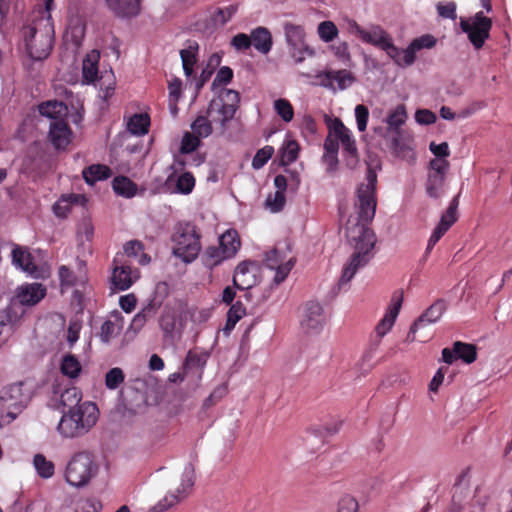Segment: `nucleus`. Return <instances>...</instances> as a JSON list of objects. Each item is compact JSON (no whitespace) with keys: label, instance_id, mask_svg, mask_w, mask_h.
Here are the masks:
<instances>
[{"label":"nucleus","instance_id":"4be33fe9","mask_svg":"<svg viewBox=\"0 0 512 512\" xmlns=\"http://www.w3.org/2000/svg\"><path fill=\"white\" fill-rule=\"evenodd\" d=\"M165 186L170 193L188 195L195 187V178L190 172L173 173L168 176Z\"/></svg>","mask_w":512,"mask_h":512},{"label":"nucleus","instance_id":"7c9ffc66","mask_svg":"<svg viewBox=\"0 0 512 512\" xmlns=\"http://www.w3.org/2000/svg\"><path fill=\"white\" fill-rule=\"evenodd\" d=\"M251 45L262 53L268 54L272 49V36L270 31L265 27H257L251 31Z\"/></svg>","mask_w":512,"mask_h":512},{"label":"nucleus","instance_id":"20e7f679","mask_svg":"<svg viewBox=\"0 0 512 512\" xmlns=\"http://www.w3.org/2000/svg\"><path fill=\"white\" fill-rule=\"evenodd\" d=\"M98 464L92 453L79 451L67 461L64 469V479L74 488H83L98 474Z\"/></svg>","mask_w":512,"mask_h":512},{"label":"nucleus","instance_id":"b1692460","mask_svg":"<svg viewBox=\"0 0 512 512\" xmlns=\"http://www.w3.org/2000/svg\"><path fill=\"white\" fill-rule=\"evenodd\" d=\"M108 10L118 18H132L141 10V0H104Z\"/></svg>","mask_w":512,"mask_h":512},{"label":"nucleus","instance_id":"49530a36","mask_svg":"<svg viewBox=\"0 0 512 512\" xmlns=\"http://www.w3.org/2000/svg\"><path fill=\"white\" fill-rule=\"evenodd\" d=\"M283 31L287 44L306 40V32L304 27L301 25L292 22H285L283 25Z\"/></svg>","mask_w":512,"mask_h":512},{"label":"nucleus","instance_id":"0eeeda50","mask_svg":"<svg viewBox=\"0 0 512 512\" xmlns=\"http://www.w3.org/2000/svg\"><path fill=\"white\" fill-rule=\"evenodd\" d=\"M239 94L235 90L223 89L218 97L212 99L208 106V116L212 121L225 128L227 122L233 119L239 103Z\"/></svg>","mask_w":512,"mask_h":512},{"label":"nucleus","instance_id":"6ab92c4d","mask_svg":"<svg viewBox=\"0 0 512 512\" xmlns=\"http://www.w3.org/2000/svg\"><path fill=\"white\" fill-rule=\"evenodd\" d=\"M85 262L77 260V272L69 267L61 265L58 269V276L62 290L69 288L83 287L87 281Z\"/></svg>","mask_w":512,"mask_h":512},{"label":"nucleus","instance_id":"bf43d9fd","mask_svg":"<svg viewBox=\"0 0 512 512\" xmlns=\"http://www.w3.org/2000/svg\"><path fill=\"white\" fill-rule=\"evenodd\" d=\"M286 198L285 194L281 191H276L273 194H269L265 201V206L273 213L281 211L285 205Z\"/></svg>","mask_w":512,"mask_h":512},{"label":"nucleus","instance_id":"72a5a7b5","mask_svg":"<svg viewBox=\"0 0 512 512\" xmlns=\"http://www.w3.org/2000/svg\"><path fill=\"white\" fill-rule=\"evenodd\" d=\"M407 113L404 105H398L387 115L385 122L387 124L388 132L393 135L402 134L401 126L406 122Z\"/></svg>","mask_w":512,"mask_h":512},{"label":"nucleus","instance_id":"4d7b16f0","mask_svg":"<svg viewBox=\"0 0 512 512\" xmlns=\"http://www.w3.org/2000/svg\"><path fill=\"white\" fill-rule=\"evenodd\" d=\"M18 319L17 313L12 306L7 307L0 312V336L6 329L11 330Z\"/></svg>","mask_w":512,"mask_h":512},{"label":"nucleus","instance_id":"aec40b11","mask_svg":"<svg viewBox=\"0 0 512 512\" xmlns=\"http://www.w3.org/2000/svg\"><path fill=\"white\" fill-rule=\"evenodd\" d=\"M114 268L111 276V283L115 290L124 291L129 289L139 278V271L132 269L129 265H118V260L114 259Z\"/></svg>","mask_w":512,"mask_h":512},{"label":"nucleus","instance_id":"37998d69","mask_svg":"<svg viewBox=\"0 0 512 512\" xmlns=\"http://www.w3.org/2000/svg\"><path fill=\"white\" fill-rule=\"evenodd\" d=\"M33 466L37 474L43 479L51 478L55 473V465L43 454H36L33 458Z\"/></svg>","mask_w":512,"mask_h":512},{"label":"nucleus","instance_id":"de8ad7c7","mask_svg":"<svg viewBox=\"0 0 512 512\" xmlns=\"http://www.w3.org/2000/svg\"><path fill=\"white\" fill-rule=\"evenodd\" d=\"M299 152V145L295 140L286 139L283 142V145L280 149L281 153V163L283 165H289L293 163L297 157Z\"/></svg>","mask_w":512,"mask_h":512},{"label":"nucleus","instance_id":"13d9d810","mask_svg":"<svg viewBox=\"0 0 512 512\" xmlns=\"http://www.w3.org/2000/svg\"><path fill=\"white\" fill-rule=\"evenodd\" d=\"M274 148L272 146H264L259 149L252 159V167L256 170L261 169L273 156Z\"/></svg>","mask_w":512,"mask_h":512},{"label":"nucleus","instance_id":"f704fd0d","mask_svg":"<svg viewBox=\"0 0 512 512\" xmlns=\"http://www.w3.org/2000/svg\"><path fill=\"white\" fill-rule=\"evenodd\" d=\"M68 112L67 106L61 101H47L39 105V113L45 117L55 120H63L62 117Z\"/></svg>","mask_w":512,"mask_h":512},{"label":"nucleus","instance_id":"ea45409f","mask_svg":"<svg viewBox=\"0 0 512 512\" xmlns=\"http://www.w3.org/2000/svg\"><path fill=\"white\" fill-rule=\"evenodd\" d=\"M228 260L226 255L222 254L219 246H208L201 255V261L206 268L213 269L222 262Z\"/></svg>","mask_w":512,"mask_h":512},{"label":"nucleus","instance_id":"c03bdc74","mask_svg":"<svg viewBox=\"0 0 512 512\" xmlns=\"http://www.w3.org/2000/svg\"><path fill=\"white\" fill-rule=\"evenodd\" d=\"M60 370L63 375L74 379L79 376L82 367L76 356L67 354L62 358Z\"/></svg>","mask_w":512,"mask_h":512},{"label":"nucleus","instance_id":"c9c22d12","mask_svg":"<svg viewBox=\"0 0 512 512\" xmlns=\"http://www.w3.org/2000/svg\"><path fill=\"white\" fill-rule=\"evenodd\" d=\"M391 148L396 156L405 159L410 163L414 162L416 159L411 144L403 141L402 134L393 135L391 139Z\"/></svg>","mask_w":512,"mask_h":512},{"label":"nucleus","instance_id":"8fccbe9b","mask_svg":"<svg viewBox=\"0 0 512 512\" xmlns=\"http://www.w3.org/2000/svg\"><path fill=\"white\" fill-rule=\"evenodd\" d=\"M82 394L76 387H71L63 391L60 395V403L69 409L81 406Z\"/></svg>","mask_w":512,"mask_h":512},{"label":"nucleus","instance_id":"412c9836","mask_svg":"<svg viewBox=\"0 0 512 512\" xmlns=\"http://www.w3.org/2000/svg\"><path fill=\"white\" fill-rule=\"evenodd\" d=\"M446 310V304L443 300H437L425 312H423L410 328L409 336L415 334L419 329L427 325L434 324L440 320Z\"/></svg>","mask_w":512,"mask_h":512},{"label":"nucleus","instance_id":"864d4df0","mask_svg":"<svg viewBox=\"0 0 512 512\" xmlns=\"http://www.w3.org/2000/svg\"><path fill=\"white\" fill-rule=\"evenodd\" d=\"M236 11L237 7L235 5L217 8L212 14V21L214 25L223 26L235 15Z\"/></svg>","mask_w":512,"mask_h":512},{"label":"nucleus","instance_id":"69168bd1","mask_svg":"<svg viewBox=\"0 0 512 512\" xmlns=\"http://www.w3.org/2000/svg\"><path fill=\"white\" fill-rule=\"evenodd\" d=\"M458 197H454L451 201L448 209L442 215L440 219V223H444L447 226L451 227L457 220V208H458Z\"/></svg>","mask_w":512,"mask_h":512},{"label":"nucleus","instance_id":"58836bf2","mask_svg":"<svg viewBox=\"0 0 512 512\" xmlns=\"http://www.w3.org/2000/svg\"><path fill=\"white\" fill-rule=\"evenodd\" d=\"M112 188L117 195L125 198H132L137 193V185L126 176L115 177Z\"/></svg>","mask_w":512,"mask_h":512},{"label":"nucleus","instance_id":"e2e57ef3","mask_svg":"<svg viewBox=\"0 0 512 512\" xmlns=\"http://www.w3.org/2000/svg\"><path fill=\"white\" fill-rule=\"evenodd\" d=\"M358 509V501L351 495H344L338 501L337 512H358Z\"/></svg>","mask_w":512,"mask_h":512},{"label":"nucleus","instance_id":"39448f33","mask_svg":"<svg viewBox=\"0 0 512 512\" xmlns=\"http://www.w3.org/2000/svg\"><path fill=\"white\" fill-rule=\"evenodd\" d=\"M348 31L362 42L385 51L395 63L398 47L395 46L392 36L380 25L370 24L367 27H362L356 21L351 20L348 22Z\"/></svg>","mask_w":512,"mask_h":512},{"label":"nucleus","instance_id":"603ef678","mask_svg":"<svg viewBox=\"0 0 512 512\" xmlns=\"http://www.w3.org/2000/svg\"><path fill=\"white\" fill-rule=\"evenodd\" d=\"M325 155L324 158L331 164L337 162V153L339 149V141L337 136L333 134V128L324 142Z\"/></svg>","mask_w":512,"mask_h":512},{"label":"nucleus","instance_id":"5701e85b","mask_svg":"<svg viewBox=\"0 0 512 512\" xmlns=\"http://www.w3.org/2000/svg\"><path fill=\"white\" fill-rule=\"evenodd\" d=\"M209 357L207 351L189 350L183 364L184 373L200 379Z\"/></svg>","mask_w":512,"mask_h":512},{"label":"nucleus","instance_id":"9d476101","mask_svg":"<svg viewBox=\"0 0 512 512\" xmlns=\"http://www.w3.org/2000/svg\"><path fill=\"white\" fill-rule=\"evenodd\" d=\"M12 265L25 272L29 276L39 279L48 275V270L44 265L35 262L34 256L29 249L24 246L12 244L11 250Z\"/></svg>","mask_w":512,"mask_h":512},{"label":"nucleus","instance_id":"09e8293b","mask_svg":"<svg viewBox=\"0 0 512 512\" xmlns=\"http://www.w3.org/2000/svg\"><path fill=\"white\" fill-rule=\"evenodd\" d=\"M454 352L457 359L470 364L476 360V347L473 344L456 341L454 343Z\"/></svg>","mask_w":512,"mask_h":512},{"label":"nucleus","instance_id":"774afa93","mask_svg":"<svg viewBox=\"0 0 512 512\" xmlns=\"http://www.w3.org/2000/svg\"><path fill=\"white\" fill-rule=\"evenodd\" d=\"M101 504L95 499H85L78 503L75 512H99Z\"/></svg>","mask_w":512,"mask_h":512},{"label":"nucleus","instance_id":"f03ea898","mask_svg":"<svg viewBox=\"0 0 512 512\" xmlns=\"http://www.w3.org/2000/svg\"><path fill=\"white\" fill-rule=\"evenodd\" d=\"M23 37L28 56L35 61L46 59L53 48L54 26L51 15L33 17L29 25L23 28Z\"/></svg>","mask_w":512,"mask_h":512},{"label":"nucleus","instance_id":"5fc2aeb1","mask_svg":"<svg viewBox=\"0 0 512 512\" xmlns=\"http://www.w3.org/2000/svg\"><path fill=\"white\" fill-rule=\"evenodd\" d=\"M317 32L319 38L325 43L333 41L338 36V28L332 21L321 22L318 25Z\"/></svg>","mask_w":512,"mask_h":512},{"label":"nucleus","instance_id":"e433bc0d","mask_svg":"<svg viewBox=\"0 0 512 512\" xmlns=\"http://www.w3.org/2000/svg\"><path fill=\"white\" fill-rule=\"evenodd\" d=\"M82 175L87 184L93 185L97 181L108 179L111 176V170L106 165L94 164L85 168Z\"/></svg>","mask_w":512,"mask_h":512},{"label":"nucleus","instance_id":"c756f323","mask_svg":"<svg viewBox=\"0 0 512 512\" xmlns=\"http://www.w3.org/2000/svg\"><path fill=\"white\" fill-rule=\"evenodd\" d=\"M222 254L228 259L233 258L241 247V241L236 230L229 229L219 237V245Z\"/></svg>","mask_w":512,"mask_h":512},{"label":"nucleus","instance_id":"79ce46f5","mask_svg":"<svg viewBox=\"0 0 512 512\" xmlns=\"http://www.w3.org/2000/svg\"><path fill=\"white\" fill-rule=\"evenodd\" d=\"M150 118L147 114H134L127 121V130L136 136L148 133Z\"/></svg>","mask_w":512,"mask_h":512},{"label":"nucleus","instance_id":"4c0bfd02","mask_svg":"<svg viewBox=\"0 0 512 512\" xmlns=\"http://www.w3.org/2000/svg\"><path fill=\"white\" fill-rule=\"evenodd\" d=\"M289 54L294 59L296 64L302 63L306 57H314L316 51L311 47L306 40L287 44Z\"/></svg>","mask_w":512,"mask_h":512},{"label":"nucleus","instance_id":"cd10ccee","mask_svg":"<svg viewBox=\"0 0 512 512\" xmlns=\"http://www.w3.org/2000/svg\"><path fill=\"white\" fill-rule=\"evenodd\" d=\"M333 134L337 136L338 141L341 143L343 150L348 155H356L357 148L352 132L339 119H336L333 124Z\"/></svg>","mask_w":512,"mask_h":512},{"label":"nucleus","instance_id":"6e6552de","mask_svg":"<svg viewBox=\"0 0 512 512\" xmlns=\"http://www.w3.org/2000/svg\"><path fill=\"white\" fill-rule=\"evenodd\" d=\"M459 25L461 30L467 34L474 48L480 49L489 38L492 21L480 11L472 17L461 18Z\"/></svg>","mask_w":512,"mask_h":512},{"label":"nucleus","instance_id":"f8f14e48","mask_svg":"<svg viewBox=\"0 0 512 512\" xmlns=\"http://www.w3.org/2000/svg\"><path fill=\"white\" fill-rule=\"evenodd\" d=\"M315 78L320 86L333 92L346 90L356 82L355 75L347 69L321 71Z\"/></svg>","mask_w":512,"mask_h":512},{"label":"nucleus","instance_id":"a878e982","mask_svg":"<svg viewBox=\"0 0 512 512\" xmlns=\"http://www.w3.org/2000/svg\"><path fill=\"white\" fill-rule=\"evenodd\" d=\"M124 328V318L116 312L112 314L101 326L100 339L103 343H109L117 337Z\"/></svg>","mask_w":512,"mask_h":512},{"label":"nucleus","instance_id":"c85d7f7f","mask_svg":"<svg viewBox=\"0 0 512 512\" xmlns=\"http://www.w3.org/2000/svg\"><path fill=\"white\" fill-rule=\"evenodd\" d=\"M86 198L81 194H65L53 205V212L59 218H65L73 205H84Z\"/></svg>","mask_w":512,"mask_h":512},{"label":"nucleus","instance_id":"f3484780","mask_svg":"<svg viewBox=\"0 0 512 512\" xmlns=\"http://www.w3.org/2000/svg\"><path fill=\"white\" fill-rule=\"evenodd\" d=\"M301 326L307 332L320 330L325 324L323 307L316 301H309L304 305L301 316Z\"/></svg>","mask_w":512,"mask_h":512},{"label":"nucleus","instance_id":"2eb2a0df","mask_svg":"<svg viewBox=\"0 0 512 512\" xmlns=\"http://www.w3.org/2000/svg\"><path fill=\"white\" fill-rule=\"evenodd\" d=\"M446 159H432L426 181V193L431 198H439L442 194L445 178L449 169Z\"/></svg>","mask_w":512,"mask_h":512},{"label":"nucleus","instance_id":"338daca9","mask_svg":"<svg viewBox=\"0 0 512 512\" xmlns=\"http://www.w3.org/2000/svg\"><path fill=\"white\" fill-rule=\"evenodd\" d=\"M101 504L95 499H85L78 503L75 512H99Z\"/></svg>","mask_w":512,"mask_h":512},{"label":"nucleus","instance_id":"6e6d98bb","mask_svg":"<svg viewBox=\"0 0 512 512\" xmlns=\"http://www.w3.org/2000/svg\"><path fill=\"white\" fill-rule=\"evenodd\" d=\"M191 129L199 138H206L212 133L211 122L205 116H198L191 124Z\"/></svg>","mask_w":512,"mask_h":512},{"label":"nucleus","instance_id":"2f4dec72","mask_svg":"<svg viewBox=\"0 0 512 512\" xmlns=\"http://www.w3.org/2000/svg\"><path fill=\"white\" fill-rule=\"evenodd\" d=\"M99 59L100 54L96 50L86 55L82 64L83 83L90 84L97 80Z\"/></svg>","mask_w":512,"mask_h":512},{"label":"nucleus","instance_id":"dca6fc26","mask_svg":"<svg viewBox=\"0 0 512 512\" xmlns=\"http://www.w3.org/2000/svg\"><path fill=\"white\" fill-rule=\"evenodd\" d=\"M46 295V288L40 283H27L16 288L15 295L11 300L14 308L16 303L25 306H33L40 302Z\"/></svg>","mask_w":512,"mask_h":512},{"label":"nucleus","instance_id":"a18cd8bd","mask_svg":"<svg viewBox=\"0 0 512 512\" xmlns=\"http://www.w3.org/2000/svg\"><path fill=\"white\" fill-rule=\"evenodd\" d=\"M97 86L99 87V97L104 101L109 99L114 94L115 90V78L112 71L102 74L98 80Z\"/></svg>","mask_w":512,"mask_h":512},{"label":"nucleus","instance_id":"3c124183","mask_svg":"<svg viewBox=\"0 0 512 512\" xmlns=\"http://www.w3.org/2000/svg\"><path fill=\"white\" fill-rule=\"evenodd\" d=\"M273 109L284 122L289 123L292 121L294 117V108L287 99H276L273 102Z\"/></svg>","mask_w":512,"mask_h":512},{"label":"nucleus","instance_id":"052dcab7","mask_svg":"<svg viewBox=\"0 0 512 512\" xmlns=\"http://www.w3.org/2000/svg\"><path fill=\"white\" fill-rule=\"evenodd\" d=\"M124 373L120 368L110 369L105 376V385L108 389L114 390L124 382Z\"/></svg>","mask_w":512,"mask_h":512},{"label":"nucleus","instance_id":"423d86ee","mask_svg":"<svg viewBox=\"0 0 512 512\" xmlns=\"http://www.w3.org/2000/svg\"><path fill=\"white\" fill-rule=\"evenodd\" d=\"M201 235L197 227L190 223H180L173 235V253L186 263L193 262L201 251Z\"/></svg>","mask_w":512,"mask_h":512},{"label":"nucleus","instance_id":"1a4fd4ad","mask_svg":"<svg viewBox=\"0 0 512 512\" xmlns=\"http://www.w3.org/2000/svg\"><path fill=\"white\" fill-rule=\"evenodd\" d=\"M194 486V472L191 467H186L182 473L179 486L169 491L153 508L156 512H162L176 506L186 499Z\"/></svg>","mask_w":512,"mask_h":512},{"label":"nucleus","instance_id":"393cba45","mask_svg":"<svg viewBox=\"0 0 512 512\" xmlns=\"http://www.w3.org/2000/svg\"><path fill=\"white\" fill-rule=\"evenodd\" d=\"M72 132L64 120H55L50 124L49 138L56 149H64L71 141Z\"/></svg>","mask_w":512,"mask_h":512},{"label":"nucleus","instance_id":"a211bd4d","mask_svg":"<svg viewBox=\"0 0 512 512\" xmlns=\"http://www.w3.org/2000/svg\"><path fill=\"white\" fill-rule=\"evenodd\" d=\"M402 302L403 293L401 291L395 292L391 297L390 303L386 309L383 318L379 321L375 328L377 336L382 338L392 329L400 312Z\"/></svg>","mask_w":512,"mask_h":512},{"label":"nucleus","instance_id":"a19ab883","mask_svg":"<svg viewBox=\"0 0 512 512\" xmlns=\"http://www.w3.org/2000/svg\"><path fill=\"white\" fill-rule=\"evenodd\" d=\"M124 253L136 260L141 265H146L150 262V257L144 252V245L138 240H131L125 243Z\"/></svg>","mask_w":512,"mask_h":512},{"label":"nucleus","instance_id":"0e129e2a","mask_svg":"<svg viewBox=\"0 0 512 512\" xmlns=\"http://www.w3.org/2000/svg\"><path fill=\"white\" fill-rule=\"evenodd\" d=\"M354 112L357 128L360 132H364L367 128L369 110L365 105L359 104L355 107Z\"/></svg>","mask_w":512,"mask_h":512},{"label":"nucleus","instance_id":"4468645a","mask_svg":"<svg viewBox=\"0 0 512 512\" xmlns=\"http://www.w3.org/2000/svg\"><path fill=\"white\" fill-rule=\"evenodd\" d=\"M264 264L268 269L275 271L273 282L278 285L287 278L295 265V260L292 257L287 258L284 250L274 248L266 253Z\"/></svg>","mask_w":512,"mask_h":512},{"label":"nucleus","instance_id":"9b49d317","mask_svg":"<svg viewBox=\"0 0 512 512\" xmlns=\"http://www.w3.org/2000/svg\"><path fill=\"white\" fill-rule=\"evenodd\" d=\"M23 383H14L3 388L0 396L2 407L7 410V416L15 419L18 412L30 400L29 392L24 391Z\"/></svg>","mask_w":512,"mask_h":512},{"label":"nucleus","instance_id":"7ed1b4c3","mask_svg":"<svg viewBox=\"0 0 512 512\" xmlns=\"http://www.w3.org/2000/svg\"><path fill=\"white\" fill-rule=\"evenodd\" d=\"M98 420V408L90 401L69 409L58 423L57 430L64 438H76L86 434Z\"/></svg>","mask_w":512,"mask_h":512},{"label":"nucleus","instance_id":"680f3d73","mask_svg":"<svg viewBox=\"0 0 512 512\" xmlns=\"http://www.w3.org/2000/svg\"><path fill=\"white\" fill-rule=\"evenodd\" d=\"M200 145V138L195 134L186 132L181 141L180 152L188 154L195 151Z\"/></svg>","mask_w":512,"mask_h":512},{"label":"nucleus","instance_id":"bb28decb","mask_svg":"<svg viewBox=\"0 0 512 512\" xmlns=\"http://www.w3.org/2000/svg\"><path fill=\"white\" fill-rule=\"evenodd\" d=\"M256 283L255 274L251 271V263L242 262L237 265L234 276L233 285L239 290H248Z\"/></svg>","mask_w":512,"mask_h":512},{"label":"nucleus","instance_id":"473e14b6","mask_svg":"<svg viewBox=\"0 0 512 512\" xmlns=\"http://www.w3.org/2000/svg\"><path fill=\"white\" fill-rule=\"evenodd\" d=\"M199 45L194 40L187 41L186 47L180 51L184 74L189 77L193 74L194 65L197 62Z\"/></svg>","mask_w":512,"mask_h":512},{"label":"nucleus","instance_id":"f257e3e1","mask_svg":"<svg viewBox=\"0 0 512 512\" xmlns=\"http://www.w3.org/2000/svg\"><path fill=\"white\" fill-rule=\"evenodd\" d=\"M376 173L369 169L366 182L358 186L356 190L355 209L357 218H349L346 227V236L354 246V253L349 262L344 266L339 285L348 284L356 272L367 265L373 257V248L376 243V235L368 226L376 212Z\"/></svg>","mask_w":512,"mask_h":512},{"label":"nucleus","instance_id":"ddd939ff","mask_svg":"<svg viewBox=\"0 0 512 512\" xmlns=\"http://www.w3.org/2000/svg\"><path fill=\"white\" fill-rule=\"evenodd\" d=\"M436 43L437 39L431 34H424L413 39L405 49L398 48L395 64L401 68L412 66L418 52L423 49H432Z\"/></svg>","mask_w":512,"mask_h":512}]
</instances>
